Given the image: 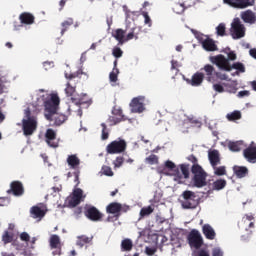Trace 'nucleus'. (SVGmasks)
Masks as SVG:
<instances>
[{
  "label": "nucleus",
  "instance_id": "f257e3e1",
  "mask_svg": "<svg viewBox=\"0 0 256 256\" xmlns=\"http://www.w3.org/2000/svg\"><path fill=\"white\" fill-rule=\"evenodd\" d=\"M59 103L61 100L57 94H51L50 99L44 102L45 107V117L47 121H54V125L59 127L67 121V115L59 114L57 111L59 110Z\"/></svg>",
  "mask_w": 256,
  "mask_h": 256
},
{
  "label": "nucleus",
  "instance_id": "f03ea898",
  "mask_svg": "<svg viewBox=\"0 0 256 256\" xmlns=\"http://www.w3.org/2000/svg\"><path fill=\"white\" fill-rule=\"evenodd\" d=\"M39 125L37 115L31 112V108L24 110V117L22 119V131L25 137H31L37 131Z\"/></svg>",
  "mask_w": 256,
  "mask_h": 256
},
{
  "label": "nucleus",
  "instance_id": "7ed1b4c3",
  "mask_svg": "<svg viewBox=\"0 0 256 256\" xmlns=\"http://www.w3.org/2000/svg\"><path fill=\"white\" fill-rule=\"evenodd\" d=\"M191 173L194 175L192 178V183L197 189L202 187H207V172L201 167V165H195L191 167Z\"/></svg>",
  "mask_w": 256,
  "mask_h": 256
},
{
  "label": "nucleus",
  "instance_id": "20e7f679",
  "mask_svg": "<svg viewBox=\"0 0 256 256\" xmlns=\"http://www.w3.org/2000/svg\"><path fill=\"white\" fill-rule=\"evenodd\" d=\"M129 209H130L129 205L121 204L119 202H112L107 205L106 213H109L110 215H114L115 221H118L119 217H121V213H127Z\"/></svg>",
  "mask_w": 256,
  "mask_h": 256
},
{
  "label": "nucleus",
  "instance_id": "39448f33",
  "mask_svg": "<svg viewBox=\"0 0 256 256\" xmlns=\"http://www.w3.org/2000/svg\"><path fill=\"white\" fill-rule=\"evenodd\" d=\"M182 197L184 199L182 201L183 209H197L199 200H197V195H195V192L186 190L182 193Z\"/></svg>",
  "mask_w": 256,
  "mask_h": 256
},
{
  "label": "nucleus",
  "instance_id": "423d86ee",
  "mask_svg": "<svg viewBox=\"0 0 256 256\" xmlns=\"http://www.w3.org/2000/svg\"><path fill=\"white\" fill-rule=\"evenodd\" d=\"M209 61L212 62L213 65H216V67H218V69L221 71H231V63L223 54L210 56Z\"/></svg>",
  "mask_w": 256,
  "mask_h": 256
},
{
  "label": "nucleus",
  "instance_id": "0eeeda50",
  "mask_svg": "<svg viewBox=\"0 0 256 256\" xmlns=\"http://www.w3.org/2000/svg\"><path fill=\"white\" fill-rule=\"evenodd\" d=\"M230 35L233 39H243L245 37V25L239 18H235L231 24Z\"/></svg>",
  "mask_w": 256,
  "mask_h": 256
},
{
  "label": "nucleus",
  "instance_id": "6e6552de",
  "mask_svg": "<svg viewBox=\"0 0 256 256\" xmlns=\"http://www.w3.org/2000/svg\"><path fill=\"white\" fill-rule=\"evenodd\" d=\"M125 149H127V142H125V140L122 139L114 140L106 147V151L109 155L123 153Z\"/></svg>",
  "mask_w": 256,
  "mask_h": 256
},
{
  "label": "nucleus",
  "instance_id": "1a4fd4ad",
  "mask_svg": "<svg viewBox=\"0 0 256 256\" xmlns=\"http://www.w3.org/2000/svg\"><path fill=\"white\" fill-rule=\"evenodd\" d=\"M84 215L87 219L94 221L95 223L103 221V213H101L95 206H86L84 208Z\"/></svg>",
  "mask_w": 256,
  "mask_h": 256
},
{
  "label": "nucleus",
  "instance_id": "9d476101",
  "mask_svg": "<svg viewBox=\"0 0 256 256\" xmlns=\"http://www.w3.org/2000/svg\"><path fill=\"white\" fill-rule=\"evenodd\" d=\"M145 96H137L130 102L131 113H143L145 111Z\"/></svg>",
  "mask_w": 256,
  "mask_h": 256
},
{
  "label": "nucleus",
  "instance_id": "9b49d317",
  "mask_svg": "<svg viewBox=\"0 0 256 256\" xmlns=\"http://www.w3.org/2000/svg\"><path fill=\"white\" fill-rule=\"evenodd\" d=\"M188 243L190 247L200 249V247L203 245V237H201V233H199L197 230H192L188 235Z\"/></svg>",
  "mask_w": 256,
  "mask_h": 256
},
{
  "label": "nucleus",
  "instance_id": "f8f14e48",
  "mask_svg": "<svg viewBox=\"0 0 256 256\" xmlns=\"http://www.w3.org/2000/svg\"><path fill=\"white\" fill-rule=\"evenodd\" d=\"M226 5L234 7V9H247V7H253L255 0H223Z\"/></svg>",
  "mask_w": 256,
  "mask_h": 256
},
{
  "label": "nucleus",
  "instance_id": "ddd939ff",
  "mask_svg": "<svg viewBox=\"0 0 256 256\" xmlns=\"http://www.w3.org/2000/svg\"><path fill=\"white\" fill-rule=\"evenodd\" d=\"M8 195H14V197H21L25 193V188L21 181H13L10 184V189L7 190Z\"/></svg>",
  "mask_w": 256,
  "mask_h": 256
},
{
  "label": "nucleus",
  "instance_id": "4468645a",
  "mask_svg": "<svg viewBox=\"0 0 256 256\" xmlns=\"http://www.w3.org/2000/svg\"><path fill=\"white\" fill-rule=\"evenodd\" d=\"M45 142L49 147L56 149L59 147V141L57 140V132L51 128L46 130Z\"/></svg>",
  "mask_w": 256,
  "mask_h": 256
},
{
  "label": "nucleus",
  "instance_id": "2eb2a0df",
  "mask_svg": "<svg viewBox=\"0 0 256 256\" xmlns=\"http://www.w3.org/2000/svg\"><path fill=\"white\" fill-rule=\"evenodd\" d=\"M199 41L205 51L213 52L219 50L217 44H215V40L209 38L208 36H206V38H200Z\"/></svg>",
  "mask_w": 256,
  "mask_h": 256
},
{
  "label": "nucleus",
  "instance_id": "dca6fc26",
  "mask_svg": "<svg viewBox=\"0 0 256 256\" xmlns=\"http://www.w3.org/2000/svg\"><path fill=\"white\" fill-rule=\"evenodd\" d=\"M202 71H204L203 75L206 78V81L209 83H215L217 79H215V73L217 72L215 70V67L211 64H206L203 68Z\"/></svg>",
  "mask_w": 256,
  "mask_h": 256
},
{
  "label": "nucleus",
  "instance_id": "f3484780",
  "mask_svg": "<svg viewBox=\"0 0 256 256\" xmlns=\"http://www.w3.org/2000/svg\"><path fill=\"white\" fill-rule=\"evenodd\" d=\"M244 159L248 163H256V146L250 145L243 151Z\"/></svg>",
  "mask_w": 256,
  "mask_h": 256
},
{
  "label": "nucleus",
  "instance_id": "a211bd4d",
  "mask_svg": "<svg viewBox=\"0 0 256 256\" xmlns=\"http://www.w3.org/2000/svg\"><path fill=\"white\" fill-rule=\"evenodd\" d=\"M202 232H203V235L206 237V239H209V241H213V239L217 237V233L215 232V229H213V226L210 224H204L202 226Z\"/></svg>",
  "mask_w": 256,
  "mask_h": 256
},
{
  "label": "nucleus",
  "instance_id": "6ab92c4d",
  "mask_svg": "<svg viewBox=\"0 0 256 256\" xmlns=\"http://www.w3.org/2000/svg\"><path fill=\"white\" fill-rule=\"evenodd\" d=\"M112 114L116 115L117 117L111 116L109 118L110 123H113V125H117V123H121V121H125V116L123 115V110L120 108H114L112 110Z\"/></svg>",
  "mask_w": 256,
  "mask_h": 256
},
{
  "label": "nucleus",
  "instance_id": "aec40b11",
  "mask_svg": "<svg viewBox=\"0 0 256 256\" xmlns=\"http://www.w3.org/2000/svg\"><path fill=\"white\" fill-rule=\"evenodd\" d=\"M19 20L22 25H33L35 23V16L29 12H23L19 15Z\"/></svg>",
  "mask_w": 256,
  "mask_h": 256
},
{
  "label": "nucleus",
  "instance_id": "412c9836",
  "mask_svg": "<svg viewBox=\"0 0 256 256\" xmlns=\"http://www.w3.org/2000/svg\"><path fill=\"white\" fill-rule=\"evenodd\" d=\"M205 79V74L202 72H196L191 80H188L189 85H192V87H199L203 83V80Z\"/></svg>",
  "mask_w": 256,
  "mask_h": 256
},
{
  "label": "nucleus",
  "instance_id": "4be33fe9",
  "mask_svg": "<svg viewBox=\"0 0 256 256\" xmlns=\"http://www.w3.org/2000/svg\"><path fill=\"white\" fill-rule=\"evenodd\" d=\"M241 19L244 21V23H250V25H253L256 21L255 13L251 10H246L241 14Z\"/></svg>",
  "mask_w": 256,
  "mask_h": 256
},
{
  "label": "nucleus",
  "instance_id": "5701e85b",
  "mask_svg": "<svg viewBox=\"0 0 256 256\" xmlns=\"http://www.w3.org/2000/svg\"><path fill=\"white\" fill-rule=\"evenodd\" d=\"M233 171L238 179H243V177L249 175V169L245 166H234Z\"/></svg>",
  "mask_w": 256,
  "mask_h": 256
},
{
  "label": "nucleus",
  "instance_id": "b1692460",
  "mask_svg": "<svg viewBox=\"0 0 256 256\" xmlns=\"http://www.w3.org/2000/svg\"><path fill=\"white\" fill-rule=\"evenodd\" d=\"M67 163L71 169H78L79 165H81V160L77 157V154H72L68 156Z\"/></svg>",
  "mask_w": 256,
  "mask_h": 256
},
{
  "label": "nucleus",
  "instance_id": "393cba45",
  "mask_svg": "<svg viewBox=\"0 0 256 256\" xmlns=\"http://www.w3.org/2000/svg\"><path fill=\"white\" fill-rule=\"evenodd\" d=\"M30 215L33 219H43L45 217V212L39 206H33L30 209Z\"/></svg>",
  "mask_w": 256,
  "mask_h": 256
},
{
  "label": "nucleus",
  "instance_id": "a878e982",
  "mask_svg": "<svg viewBox=\"0 0 256 256\" xmlns=\"http://www.w3.org/2000/svg\"><path fill=\"white\" fill-rule=\"evenodd\" d=\"M209 161L212 167L219 165L221 163V158L219 157V151L213 150L208 154Z\"/></svg>",
  "mask_w": 256,
  "mask_h": 256
},
{
  "label": "nucleus",
  "instance_id": "bb28decb",
  "mask_svg": "<svg viewBox=\"0 0 256 256\" xmlns=\"http://www.w3.org/2000/svg\"><path fill=\"white\" fill-rule=\"evenodd\" d=\"M165 167L166 169H169L170 171H174V175H175V181H177V179H181V172H179V168H177V165H175V163H173V161H166L165 162Z\"/></svg>",
  "mask_w": 256,
  "mask_h": 256
},
{
  "label": "nucleus",
  "instance_id": "cd10ccee",
  "mask_svg": "<svg viewBox=\"0 0 256 256\" xmlns=\"http://www.w3.org/2000/svg\"><path fill=\"white\" fill-rule=\"evenodd\" d=\"M51 249H61V238L57 234H53L49 240Z\"/></svg>",
  "mask_w": 256,
  "mask_h": 256
},
{
  "label": "nucleus",
  "instance_id": "c85d7f7f",
  "mask_svg": "<svg viewBox=\"0 0 256 256\" xmlns=\"http://www.w3.org/2000/svg\"><path fill=\"white\" fill-rule=\"evenodd\" d=\"M125 33H127V30L119 28L116 29L113 35V37L116 39L117 42H119L120 45H123V43H125Z\"/></svg>",
  "mask_w": 256,
  "mask_h": 256
},
{
  "label": "nucleus",
  "instance_id": "c756f323",
  "mask_svg": "<svg viewBox=\"0 0 256 256\" xmlns=\"http://www.w3.org/2000/svg\"><path fill=\"white\" fill-rule=\"evenodd\" d=\"M225 187H227V180L225 179H218L212 184V189L214 191H221L222 189H225Z\"/></svg>",
  "mask_w": 256,
  "mask_h": 256
},
{
  "label": "nucleus",
  "instance_id": "7c9ffc66",
  "mask_svg": "<svg viewBox=\"0 0 256 256\" xmlns=\"http://www.w3.org/2000/svg\"><path fill=\"white\" fill-rule=\"evenodd\" d=\"M92 241H93V237L82 235V236H78L76 245L78 247H85V245L91 243Z\"/></svg>",
  "mask_w": 256,
  "mask_h": 256
},
{
  "label": "nucleus",
  "instance_id": "2f4dec72",
  "mask_svg": "<svg viewBox=\"0 0 256 256\" xmlns=\"http://www.w3.org/2000/svg\"><path fill=\"white\" fill-rule=\"evenodd\" d=\"M74 21L73 18H68L67 20L63 21L61 23V35H65L66 31H69V27H71V25H73Z\"/></svg>",
  "mask_w": 256,
  "mask_h": 256
},
{
  "label": "nucleus",
  "instance_id": "473e14b6",
  "mask_svg": "<svg viewBox=\"0 0 256 256\" xmlns=\"http://www.w3.org/2000/svg\"><path fill=\"white\" fill-rule=\"evenodd\" d=\"M230 151L239 152L243 149V141L229 142Z\"/></svg>",
  "mask_w": 256,
  "mask_h": 256
},
{
  "label": "nucleus",
  "instance_id": "72a5a7b5",
  "mask_svg": "<svg viewBox=\"0 0 256 256\" xmlns=\"http://www.w3.org/2000/svg\"><path fill=\"white\" fill-rule=\"evenodd\" d=\"M72 101L75 105H78V107H81V105H91V99L87 98V95L79 99L72 98Z\"/></svg>",
  "mask_w": 256,
  "mask_h": 256
},
{
  "label": "nucleus",
  "instance_id": "f704fd0d",
  "mask_svg": "<svg viewBox=\"0 0 256 256\" xmlns=\"http://www.w3.org/2000/svg\"><path fill=\"white\" fill-rule=\"evenodd\" d=\"M121 249L122 251H131L133 249V241L129 238L122 240Z\"/></svg>",
  "mask_w": 256,
  "mask_h": 256
},
{
  "label": "nucleus",
  "instance_id": "c9c22d12",
  "mask_svg": "<svg viewBox=\"0 0 256 256\" xmlns=\"http://www.w3.org/2000/svg\"><path fill=\"white\" fill-rule=\"evenodd\" d=\"M2 241L4 245H7L9 243H13V233H10L9 231H4L2 235Z\"/></svg>",
  "mask_w": 256,
  "mask_h": 256
},
{
  "label": "nucleus",
  "instance_id": "e433bc0d",
  "mask_svg": "<svg viewBox=\"0 0 256 256\" xmlns=\"http://www.w3.org/2000/svg\"><path fill=\"white\" fill-rule=\"evenodd\" d=\"M214 169V174L218 177H222L223 175H227V168L225 166H212Z\"/></svg>",
  "mask_w": 256,
  "mask_h": 256
},
{
  "label": "nucleus",
  "instance_id": "4c0bfd02",
  "mask_svg": "<svg viewBox=\"0 0 256 256\" xmlns=\"http://www.w3.org/2000/svg\"><path fill=\"white\" fill-rule=\"evenodd\" d=\"M226 31H227V28L225 27L224 23H220L216 27V34L218 35V37H225Z\"/></svg>",
  "mask_w": 256,
  "mask_h": 256
},
{
  "label": "nucleus",
  "instance_id": "58836bf2",
  "mask_svg": "<svg viewBox=\"0 0 256 256\" xmlns=\"http://www.w3.org/2000/svg\"><path fill=\"white\" fill-rule=\"evenodd\" d=\"M174 13H177L178 15H181L185 11V3L178 2L173 7Z\"/></svg>",
  "mask_w": 256,
  "mask_h": 256
},
{
  "label": "nucleus",
  "instance_id": "ea45409f",
  "mask_svg": "<svg viewBox=\"0 0 256 256\" xmlns=\"http://www.w3.org/2000/svg\"><path fill=\"white\" fill-rule=\"evenodd\" d=\"M228 121H237L241 119V112L240 111H234L232 113L227 114Z\"/></svg>",
  "mask_w": 256,
  "mask_h": 256
},
{
  "label": "nucleus",
  "instance_id": "a19ab883",
  "mask_svg": "<svg viewBox=\"0 0 256 256\" xmlns=\"http://www.w3.org/2000/svg\"><path fill=\"white\" fill-rule=\"evenodd\" d=\"M151 213H153V207H144L140 210V218L143 219V217H147L148 215H151Z\"/></svg>",
  "mask_w": 256,
  "mask_h": 256
},
{
  "label": "nucleus",
  "instance_id": "79ce46f5",
  "mask_svg": "<svg viewBox=\"0 0 256 256\" xmlns=\"http://www.w3.org/2000/svg\"><path fill=\"white\" fill-rule=\"evenodd\" d=\"M179 167L184 179H189V164H180Z\"/></svg>",
  "mask_w": 256,
  "mask_h": 256
},
{
  "label": "nucleus",
  "instance_id": "37998d69",
  "mask_svg": "<svg viewBox=\"0 0 256 256\" xmlns=\"http://www.w3.org/2000/svg\"><path fill=\"white\" fill-rule=\"evenodd\" d=\"M76 88L75 86H72L70 82L66 84L65 93L67 97H73V94L75 93Z\"/></svg>",
  "mask_w": 256,
  "mask_h": 256
},
{
  "label": "nucleus",
  "instance_id": "c03bdc74",
  "mask_svg": "<svg viewBox=\"0 0 256 256\" xmlns=\"http://www.w3.org/2000/svg\"><path fill=\"white\" fill-rule=\"evenodd\" d=\"M231 67V71H233V69H236V71H239L240 73H245V65H243V63L241 62H236L231 65Z\"/></svg>",
  "mask_w": 256,
  "mask_h": 256
},
{
  "label": "nucleus",
  "instance_id": "a18cd8bd",
  "mask_svg": "<svg viewBox=\"0 0 256 256\" xmlns=\"http://www.w3.org/2000/svg\"><path fill=\"white\" fill-rule=\"evenodd\" d=\"M118 75H119V69L114 68L112 72H110L109 74L110 81L112 83H117Z\"/></svg>",
  "mask_w": 256,
  "mask_h": 256
},
{
  "label": "nucleus",
  "instance_id": "49530a36",
  "mask_svg": "<svg viewBox=\"0 0 256 256\" xmlns=\"http://www.w3.org/2000/svg\"><path fill=\"white\" fill-rule=\"evenodd\" d=\"M147 163H149L150 165H157L159 163V158L157 157V155L152 154L149 157L146 158Z\"/></svg>",
  "mask_w": 256,
  "mask_h": 256
},
{
  "label": "nucleus",
  "instance_id": "de8ad7c7",
  "mask_svg": "<svg viewBox=\"0 0 256 256\" xmlns=\"http://www.w3.org/2000/svg\"><path fill=\"white\" fill-rule=\"evenodd\" d=\"M102 127V140L106 141V139H109V132L107 131V124L106 123H102L101 124Z\"/></svg>",
  "mask_w": 256,
  "mask_h": 256
},
{
  "label": "nucleus",
  "instance_id": "09e8293b",
  "mask_svg": "<svg viewBox=\"0 0 256 256\" xmlns=\"http://www.w3.org/2000/svg\"><path fill=\"white\" fill-rule=\"evenodd\" d=\"M102 173L106 175V177H113V170L109 166H102Z\"/></svg>",
  "mask_w": 256,
  "mask_h": 256
},
{
  "label": "nucleus",
  "instance_id": "8fccbe9b",
  "mask_svg": "<svg viewBox=\"0 0 256 256\" xmlns=\"http://www.w3.org/2000/svg\"><path fill=\"white\" fill-rule=\"evenodd\" d=\"M112 55H113V57H116V59H119V58L123 57V50H121V48H119V47H115L112 50Z\"/></svg>",
  "mask_w": 256,
  "mask_h": 256
},
{
  "label": "nucleus",
  "instance_id": "3c124183",
  "mask_svg": "<svg viewBox=\"0 0 256 256\" xmlns=\"http://www.w3.org/2000/svg\"><path fill=\"white\" fill-rule=\"evenodd\" d=\"M214 77H215V79H219L220 81H228L229 80V76L227 74L217 72V71H216Z\"/></svg>",
  "mask_w": 256,
  "mask_h": 256
},
{
  "label": "nucleus",
  "instance_id": "603ef678",
  "mask_svg": "<svg viewBox=\"0 0 256 256\" xmlns=\"http://www.w3.org/2000/svg\"><path fill=\"white\" fill-rule=\"evenodd\" d=\"M131 39H139V37L135 36V28H132L131 31L127 34L124 39V43L127 41H131Z\"/></svg>",
  "mask_w": 256,
  "mask_h": 256
},
{
  "label": "nucleus",
  "instance_id": "864d4df0",
  "mask_svg": "<svg viewBox=\"0 0 256 256\" xmlns=\"http://www.w3.org/2000/svg\"><path fill=\"white\" fill-rule=\"evenodd\" d=\"M124 162H125V158H123L122 156H118L116 157L113 164H114V167H121V165H123Z\"/></svg>",
  "mask_w": 256,
  "mask_h": 256
},
{
  "label": "nucleus",
  "instance_id": "5fc2aeb1",
  "mask_svg": "<svg viewBox=\"0 0 256 256\" xmlns=\"http://www.w3.org/2000/svg\"><path fill=\"white\" fill-rule=\"evenodd\" d=\"M142 15L144 17L145 25H148V27H151L152 22H151V17H149V13L148 12H142Z\"/></svg>",
  "mask_w": 256,
  "mask_h": 256
},
{
  "label": "nucleus",
  "instance_id": "6e6d98bb",
  "mask_svg": "<svg viewBox=\"0 0 256 256\" xmlns=\"http://www.w3.org/2000/svg\"><path fill=\"white\" fill-rule=\"evenodd\" d=\"M187 161H190V163H193L192 167H195V165H199V160L197 157L193 154L189 155L187 157Z\"/></svg>",
  "mask_w": 256,
  "mask_h": 256
},
{
  "label": "nucleus",
  "instance_id": "4d7b16f0",
  "mask_svg": "<svg viewBox=\"0 0 256 256\" xmlns=\"http://www.w3.org/2000/svg\"><path fill=\"white\" fill-rule=\"evenodd\" d=\"M81 203V200L79 198H75V196H72L71 199L69 200V205L71 207H77Z\"/></svg>",
  "mask_w": 256,
  "mask_h": 256
},
{
  "label": "nucleus",
  "instance_id": "13d9d810",
  "mask_svg": "<svg viewBox=\"0 0 256 256\" xmlns=\"http://www.w3.org/2000/svg\"><path fill=\"white\" fill-rule=\"evenodd\" d=\"M213 89L216 91V93H225V88L221 84H213Z\"/></svg>",
  "mask_w": 256,
  "mask_h": 256
},
{
  "label": "nucleus",
  "instance_id": "bf43d9fd",
  "mask_svg": "<svg viewBox=\"0 0 256 256\" xmlns=\"http://www.w3.org/2000/svg\"><path fill=\"white\" fill-rule=\"evenodd\" d=\"M72 197H75L76 199H79L81 201V197H83V190L81 189H76L74 192H73V196Z\"/></svg>",
  "mask_w": 256,
  "mask_h": 256
},
{
  "label": "nucleus",
  "instance_id": "052dcab7",
  "mask_svg": "<svg viewBox=\"0 0 256 256\" xmlns=\"http://www.w3.org/2000/svg\"><path fill=\"white\" fill-rule=\"evenodd\" d=\"M81 75V72H75V73H72V74H65V77L66 79H69V81H71V79H75L77 77H79Z\"/></svg>",
  "mask_w": 256,
  "mask_h": 256
},
{
  "label": "nucleus",
  "instance_id": "680f3d73",
  "mask_svg": "<svg viewBox=\"0 0 256 256\" xmlns=\"http://www.w3.org/2000/svg\"><path fill=\"white\" fill-rule=\"evenodd\" d=\"M249 95H251V92H249V90H243L238 92V97L243 98V97H249Z\"/></svg>",
  "mask_w": 256,
  "mask_h": 256
},
{
  "label": "nucleus",
  "instance_id": "e2e57ef3",
  "mask_svg": "<svg viewBox=\"0 0 256 256\" xmlns=\"http://www.w3.org/2000/svg\"><path fill=\"white\" fill-rule=\"evenodd\" d=\"M20 239L21 241H29V239H31V237L29 236V234L27 232H22L20 234Z\"/></svg>",
  "mask_w": 256,
  "mask_h": 256
},
{
  "label": "nucleus",
  "instance_id": "0e129e2a",
  "mask_svg": "<svg viewBox=\"0 0 256 256\" xmlns=\"http://www.w3.org/2000/svg\"><path fill=\"white\" fill-rule=\"evenodd\" d=\"M228 61H235L237 59V54L235 52L231 51L228 53Z\"/></svg>",
  "mask_w": 256,
  "mask_h": 256
},
{
  "label": "nucleus",
  "instance_id": "69168bd1",
  "mask_svg": "<svg viewBox=\"0 0 256 256\" xmlns=\"http://www.w3.org/2000/svg\"><path fill=\"white\" fill-rule=\"evenodd\" d=\"M212 255L213 256H223V251H221V249H219V248H216L213 250Z\"/></svg>",
  "mask_w": 256,
  "mask_h": 256
},
{
  "label": "nucleus",
  "instance_id": "338daca9",
  "mask_svg": "<svg viewBox=\"0 0 256 256\" xmlns=\"http://www.w3.org/2000/svg\"><path fill=\"white\" fill-rule=\"evenodd\" d=\"M146 254H148L149 256L155 255V249L146 247Z\"/></svg>",
  "mask_w": 256,
  "mask_h": 256
},
{
  "label": "nucleus",
  "instance_id": "774afa93",
  "mask_svg": "<svg viewBox=\"0 0 256 256\" xmlns=\"http://www.w3.org/2000/svg\"><path fill=\"white\" fill-rule=\"evenodd\" d=\"M198 256H209V252L205 250L198 251Z\"/></svg>",
  "mask_w": 256,
  "mask_h": 256
}]
</instances>
